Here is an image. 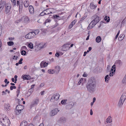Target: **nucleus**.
<instances>
[{
    "label": "nucleus",
    "instance_id": "obj_21",
    "mask_svg": "<svg viewBox=\"0 0 126 126\" xmlns=\"http://www.w3.org/2000/svg\"><path fill=\"white\" fill-rule=\"evenodd\" d=\"M52 16L51 15H50L49 16V17L50 18H53L55 19V18H57L59 19H61V18L62 17H60L58 15H53V16H52L51 17V16Z\"/></svg>",
    "mask_w": 126,
    "mask_h": 126
},
{
    "label": "nucleus",
    "instance_id": "obj_61",
    "mask_svg": "<svg viewBox=\"0 0 126 126\" xmlns=\"http://www.w3.org/2000/svg\"><path fill=\"white\" fill-rule=\"evenodd\" d=\"M17 5L18 6L19 5V7H20V2L19 0H17Z\"/></svg>",
    "mask_w": 126,
    "mask_h": 126
},
{
    "label": "nucleus",
    "instance_id": "obj_30",
    "mask_svg": "<svg viewBox=\"0 0 126 126\" xmlns=\"http://www.w3.org/2000/svg\"><path fill=\"white\" fill-rule=\"evenodd\" d=\"M5 108L7 110H9L10 109V106L8 104H5L4 105Z\"/></svg>",
    "mask_w": 126,
    "mask_h": 126
},
{
    "label": "nucleus",
    "instance_id": "obj_31",
    "mask_svg": "<svg viewBox=\"0 0 126 126\" xmlns=\"http://www.w3.org/2000/svg\"><path fill=\"white\" fill-rule=\"evenodd\" d=\"M96 6L94 5L92 3H91L90 5V7L92 9H94L96 7Z\"/></svg>",
    "mask_w": 126,
    "mask_h": 126
},
{
    "label": "nucleus",
    "instance_id": "obj_27",
    "mask_svg": "<svg viewBox=\"0 0 126 126\" xmlns=\"http://www.w3.org/2000/svg\"><path fill=\"white\" fill-rule=\"evenodd\" d=\"M29 4V1L28 0H26L24 2V5L25 7H28Z\"/></svg>",
    "mask_w": 126,
    "mask_h": 126
},
{
    "label": "nucleus",
    "instance_id": "obj_48",
    "mask_svg": "<svg viewBox=\"0 0 126 126\" xmlns=\"http://www.w3.org/2000/svg\"><path fill=\"white\" fill-rule=\"evenodd\" d=\"M16 106H17V107H18V108H22L23 107H24V106L22 105H17Z\"/></svg>",
    "mask_w": 126,
    "mask_h": 126
},
{
    "label": "nucleus",
    "instance_id": "obj_54",
    "mask_svg": "<svg viewBox=\"0 0 126 126\" xmlns=\"http://www.w3.org/2000/svg\"><path fill=\"white\" fill-rule=\"evenodd\" d=\"M125 19H123V20L122 22L121 23L122 25V24L124 25V24H125Z\"/></svg>",
    "mask_w": 126,
    "mask_h": 126
},
{
    "label": "nucleus",
    "instance_id": "obj_5",
    "mask_svg": "<svg viewBox=\"0 0 126 126\" xmlns=\"http://www.w3.org/2000/svg\"><path fill=\"white\" fill-rule=\"evenodd\" d=\"M74 104V103L72 101L67 103V105L65 106V108L67 110L70 109L72 108Z\"/></svg>",
    "mask_w": 126,
    "mask_h": 126
},
{
    "label": "nucleus",
    "instance_id": "obj_35",
    "mask_svg": "<svg viewBox=\"0 0 126 126\" xmlns=\"http://www.w3.org/2000/svg\"><path fill=\"white\" fill-rule=\"evenodd\" d=\"M51 9V8H48L47 9L44 10H46L45 11V12L46 13V15H48L50 13L49 12H50V10Z\"/></svg>",
    "mask_w": 126,
    "mask_h": 126
},
{
    "label": "nucleus",
    "instance_id": "obj_32",
    "mask_svg": "<svg viewBox=\"0 0 126 126\" xmlns=\"http://www.w3.org/2000/svg\"><path fill=\"white\" fill-rule=\"evenodd\" d=\"M67 100L66 99L62 100L61 101V103L63 105H65L67 104L66 102Z\"/></svg>",
    "mask_w": 126,
    "mask_h": 126
},
{
    "label": "nucleus",
    "instance_id": "obj_18",
    "mask_svg": "<svg viewBox=\"0 0 126 126\" xmlns=\"http://www.w3.org/2000/svg\"><path fill=\"white\" fill-rule=\"evenodd\" d=\"M22 19L23 22L25 23H27L29 20V19L28 17L26 16L23 17H22Z\"/></svg>",
    "mask_w": 126,
    "mask_h": 126
},
{
    "label": "nucleus",
    "instance_id": "obj_20",
    "mask_svg": "<svg viewBox=\"0 0 126 126\" xmlns=\"http://www.w3.org/2000/svg\"><path fill=\"white\" fill-rule=\"evenodd\" d=\"M125 101L120 99L118 104L119 107L120 108L122 107Z\"/></svg>",
    "mask_w": 126,
    "mask_h": 126
},
{
    "label": "nucleus",
    "instance_id": "obj_23",
    "mask_svg": "<svg viewBox=\"0 0 126 126\" xmlns=\"http://www.w3.org/2000/svg\"><path fill=\"white\" fill-rule=\"evenodd\" d=\"M126 98V94L123 93L122 94L120 99L122 100L125 101Z\"/></svg>",
    "mask_w": 126,
    "mask_h": 126
},
{
    "label": "nucleus",
    "instance_id": "obj_34",
    "mask_svg": "<svg viewBox=\"0 0 126 126\" xmlns=\"http://www.w3.org/2000/svg\"><path fill=\"white\" fill-rule=\"evenodd\" d=\"M104 20L106 21L107 22H109L110 20V17L109 16H106L104 18Z\"/></svg>",
    "mask_w": 126,
    "mask_h": 126
},
{
    "label": "nucleus",
    "instance_id": "obj_16",
    "mask_svg": "<svg viewBox=\"0 0 126 126\" xmlns=\"http://www.w3.org/2000/svg\"><path fill=\"white\" fill-rule=\"evenodd\" d=\"M2 0H0V2H1L0 3V10H1L3 8V6L5 4V2L4 1H1Z\"/></svg>",
    "mask_w": 126,
    "mask_h": 126
},
{
    "label": "nucleus",
    "instance_id": "obj_56",
    "mask_svg": "<svg viewBox=\"0 0 126 126\" xmlns=\"http://www.w3.org/2000/svg\"><path fill=\"white\" fill-rule=\"evenodd\" d=\"M55 97H54V94L53 95V96L51 97V99L50 100V101H51L53 99H54L55 100Z\"/></svg>",
    "mask_w": 126,
    "mask_h": 126
},
{
    "label": "nucleus",
    "instance_id": "obj_60",
    "mask_svg": "<svg viewBox=\"0 0 126 126\" xmlns=\"http://www.w3.org/2000/svg\"><path fill=\"white\" fill-rule=\"evenodd\" d=\"M14 39V38L10 37L9 38V39L10 41H12Z\"/></svg>",
    "mask_w": 126,
    "mask_h": 126
},
{
    "label": "nucleus",
    "instance_id": "obj_28",
    "mask_svg": "<svg viewBox=\"0 0 126 126\" xmlns=\"http://www.w3.org/2000/svg\"><path fill=\"white\" fill-rule=\"evenodd\" d=\"M54 97H55V100H57L59 98L60 95L59 94L56 93L54 94Z\"/></svg>",
    "mask_w": 126,
    "mask_h": 126
},
{
    "label": "nucleus",
    "instance_id": "obj_40",
    "mask_svg": "<svg viewBox=\"0 0 126 126\" xmlns=\"http://www.w3.org/2000/svg\"><path fill=\"white\" fill-rule=\"evenodd\" d=\"M46 10H44L40 14V16H43L45 15H46V13L45 12Z\"/></svg>",
    "mask_w": 126,
    "mask_h": 126
},
{
    "label": "nucleus",
    "instance_id": "obj_49",
    "mask_svg": "<svg viewBox=\"0 0 126 126\" xmlns=\"http://www.w3.org/2000/svg\"><path fill=\"white\" fill-rule=\"evenodd\" d=\"M20 93V90L19 89H17V91H16V93H17V95H16L17 97H18Z\"/></svg>",
    "mask_w": 126,
    "mask_h": 126
},
{
    "label": "nucleus",
    "instance_id": "obj_14",
    "mask_svg": "<svg viewBox=\"0 0 126 126\" xmlns=\"http://www.w3.org/2000/svg\"><path fill=\"white\" fill-rule=\"evenodd\" d=\"M59 121L60 122L62 123H64L66 121V119L64 117H61L60 118Z\"/></svg>",
    "mask_w": 126,
    "mask_h": 126
},
{
    "label": "nucleus",
    "instance_id": "obj_64",
    "mask_svg": "<svg viewBox=\"0 0 126 126\" xmlns=\"http://www.w3.org/2000/svg\"><path fill=\"white\" fill-rule=\"evenodd\" d=\"M2 95H6V93L4 91H3L2 92Z\"/></svg>",
    "mask_w": 126,
    "mask_h": 126
},
{
    "label": "nucleus",
    "instance_id": "obj_13",
    "mask_svg": "<svg viewBox=\"0 0 126 126\" xmlns=\"http://www.w3.org/2000/svg\"><path fill=\"white\" fill-rule=\"evenodd\" d=\"M48 64V63H47L46 62L42 61L40 64V67L41 68H43V67H46L47 66Z\"/></svg>",
    "mask_w": 126,
    "mask_h": 126
},
{
    "label": "nucleus",
    "instance_id": "obj_58",
    "mask_svg": "<svg viewBox=\"0 0 126 126\" xmlns=\"http://www.w3.org/2000/svg\"><path fill=\"white\" fill-rule=\"evenodd\" d=\"M60 54L58 52H56L55 54V56L57 57H58L60 56Z\"/></svg>",
    "mask_w": 126,
    "mask_h": 126
},
{
    "label": "nucleus",
    "instance_id": "obj_55",
    "mask_svg": "<svg viewBox=\"0 0 126 126\" xmlns=\"http://www.w3.org/2000/svg\"><path fill=\"white\" fill-rule=\"evenodd\" d=\"M86 17V16H83L80 19V20L81 21L83 20H84V19H85Z\"/></svg>",
    "mask_w": 126,
    "mask_h": 126
},
{
    "label": "nucleus",
    "instance_id": "obj_42",
    "mask_svg": "<svg viewBox=\"0 0 126 126\" xmlns=\"http://www.w3.org/2000/svg\"><path fill=\"white\" fill-rule=\"evenodd\" d=\"M51 21V20L50 19H46L45 20V21L44 22V24L45 25H46V24L47 23Z\"/></svg>",
    "mask_w": 126,
    "mask_h": 126
},
{
    "label": "nucleus",
    "instance_id": "obj_33",
    "mask_svg": "<svg viewBox=\"0 0 126 126\" xmlns=\"http://www.w3.org/2000/svg\"><path fill=\"white\" fill-rule=\"evenodd\" d=\"M47 71L49 74H53L55 73V71L54 69H49Z\"/></svg>",
    "mask_w": 126,
    "mask_h": 126
},
{
    "label": "nucleus",
    "instance_id": "obj_11",
    "mask_svg": "<svg viewBox=\"0 0 126 126\" xmlns=\"http://www.w3.org/2000/svg\"><path fill=\"white\" fill-rule=\"evenodd\" d=\"M115 63L116 65L120 67L122 65V62L120 60H118L116 61Z\"/></svg>",
    "mask_w": 126,
    "mask_h": 126
},
{
    "label": "nucleus",
    "instance_id": "obj_7",
    "mask_svg": "<svg viewBox=\"0 0 126 126\" xmlns=\"http://www.w3.org/2000/svg\"><path fill=\"white\" fill-rule=\"evenodd\" d=\"M39 102V100L38 98H36L34 99L33 101L32 102L31 105V107H34L37 105Z\"/></svg>",
    "mask_w": 126,
    "mask_h": 126
},
{
    "label": "nucleus",
    "instance_id": "obj_29",
    "mask_svg": "<svg viewBox=\"0 0 126 126\" xmlns=\"http://www.w3.org/2000/svg\"><path fill=\"white\" fill-rule=\"evenodd\" d=\"M112 121V120L111 117L110 116H109L106 120V122L107 123H110Z\"/></svg>",
    "mask_w": 126,
    "mask_h": 126
},
{
    "label": "nucleus",
    "instance_id": "obj_22",
    "mask_svg": "<svg viewBox=\"0 0 126 126\" xmlns=\"http://www.w3.org/2000/svg\"><path fill=\"white\" fill-rule=\"evenodd\" d=\"M76 21L75 20H73L69 25L68 28L69 29H71L73 26L76 23Z\"/></svg>",
    "mask_w": 126,
    "mask_h": 126
},
{
    "label": "nucleus",
    "instance_id": "obj_51",
    "mask_svg": "<svg viewBox=\"0 0 126 126\" xmlns=\"http://www.w3.org/2000/svg\"><path fill=\"white\" fill-rule=\"evenodd\" d=\"M111 68L114 69L113 72H115V65H113L112 66Z\"/></svg>",
    "mask_w": 126,
    "mask_h": 126
},
{
    "label": "nucleus",
    "instance_id": "obj_37",
    "mask_svg": "<svg viewBox=\"0 0 126 126\" xmlns=\"http://www.w3.org/2000/svg\"><path fill=\"white\" fill-rule=\"evenodd\" d=\"M21 54L23 56L26 55V51L24 50H22L21 51Z\"/></svg>",
    "mask_w": 126,
    "mask_h": 126
},
{
    "label": "nucleus",
    "instance_id": "obj_25",
    "mask_svg": "<svg viewBox=\"0 0 126 126\" xmlns=\"http://www.w3.org/2000/svg\"><path fill=\"white\" fill-rule=\"evenodd\" d=\"M27 124V122L26 121L24 120L22 122L20 126H26Z\"/></svg>",
    "mask_w": 126,
    "mask_h": 126
},
{
    "label": "nucleus",
    "instance_id": "obj_17",
    "mask_svg": "<svg viewBox=\"0 0 126 126\" xmlns=\"http://www.w3.org/2000/svg\"><path fill=\"white\" fill-rule=\"evenodd\" d=\"M60 67L59 66H55L54 70L55 72H56V74H58L60 70Z\"/></svg>",
    "mask_w": 126,
    "mask_h": 126
},
{
    "label": "nucleus",
    "instance_id": "obj_43",
    "mask_svg": "<svg viewBox=\"0 0 126 126\" xmlns=\"http://www.w3.org/2000/svg\"><path fill=\"white\" fill-rule=\"evenodd\" d=\"M16 0H11L13 4L14 5H16Z\"/></svg>",
    "mask_w": 126,
    "mask_h": 126
},
{
    "label": "nucleus",
    "instance_id": "obj_45",
    "mask_svg": "<svg viewBox=\"0 0 126 126\" xmlns=\"http://www.w3.org/2000/svg\"><path fill=\"white\" fill-rule=\"evenodd\" d=\"M16 87L15 86H11L10 87V89L11 90H12L13 89H16Z\"/></svg>",
    "mask_w": 126,
    "mask_h": 126
},
{
    "label": "nucleus",
    "instance_id": "obj_24",
    "mask_svg": "<svg viewBox=\"0 0 126 126\" xmlns=\"http://www.w3.org/2000/svg\"><path fill=\"white\" fill-rule=\"evenodd\" d=\"M126 98V94L123 93L122 94L120 99L122 100L125 101Z\"/></svg>",
    "mask_w": 126,
    "mask_h": 126
},
{
    "label": "nucleus",
    "instance_id": "obj_62",
    "mask_svg": "<svg viewBox=\"0 0 126 126\" xmlns=\"http://www.w3.org/2000/svg\"><path fill=\"white\" fill-rule=\"evenodd\" d=\"M83 76L84 77H86L87 76V75L86 74L84 73L83 75Z\"/></svg>",
    "mask_w": 126,
    "mask_h": 126
},
{
    "label": "nucleus",
    "instance_id": "obj_4",
    "mask_svg": "<svg viewBox=\"0 0 126 126\" xmlns=\"http://www.w3.org/2000/svg\"><path fill=\"white\" fill-rule=\"evenodd\" d=\"M60 111L58 109L55 108L51 111L49 113V115L51 116H53L56 115L58 112Z\"/></svg>",
    "mask_w": 126,
    "mask_h": 126
},
{
    "label": "nucleus",
    "instance_id": "obj_59",
    "mask_svg": "<svg viewBox=\"0 0 126 126\" xmlns=\"http://www.w3.org/2000/svg\"><path fill=\"white\" fill-rule=\"evenodd\" d=\"M59 25V24L58 23H56V24L53 26V28H55L58 26Z\"/></svg>",
    "mask_w": 126,
    "mask_h": 126
},
{
    "label": "nucleus",
    "instance_id": "obj_41",
    "mask_svg": "<svg viewBox=\"0 0 126 126\" xmlns=\"http://www.w3.org/2000/svg\"><path fill=\"white\" fill-rule=\"evenodd\" d=\"M39 32V30H37L33 32V34H35L36 35L38 34Z\"/></svg>",
    "mask_w": 126,
    "mask_h": 126
},
{
    "label": "nucleus",
    "instance_id": "obj_44",
    "mask_svg": "<svg viewBox=\"0 0 126 126\" xmlns=\"http://www.w3.org/2000/svg\"><path fill=\"white\" fill-rule=\"evenodd\" d=\"M122 82L123 83H124L126 82V74L125 77L123 79Z\"/></svg>",
    "mask_w": 126,
    "mask_h": 126
},
{
    "label": "nucleus",
    "instance_id": "obj_46",
    "mask_svg": "<svg viewBox=\"0 0 126 126\" xmlns=\"http://www.w3.org/2000/svg\"><path fill=\"white\" fill-rule=\"evenodd\" d=\"M123 39V37L121 36V35L119 36L118 38V40L120 41H121Z\"/></svg>",
    "mask_w": 126,
    "mask_h": 126
},
{
    "label": "nucleus",
    "instance_id": "obj_3",
    "mask_svg": "<svg viewBox=\"0 0 126 126\" xmlns=\"http://www.w3.org/2000/svg\"><path fill=\"white\" fill-rule=\"evenodd\" d=\"M71 44L70 42H68L63 45L62 48V50L63 51H66L67 50L70 49V47H69V45Z\"/></svg>",
    "mask_w": 126,
    "mask_h": 126
},
{
    "label": "nucleus",
    "instance_id": "obj_47",
    "mask_svg": "<svg viewBox=\"0 0 126 126\" xmlns=\"http://www.w3.org/2000/svg\"><path fill=\"white\" fill-rule=\"evenodd\" d=\"M83 78H81L79 80L78 83V85H79L82 82V81L83 80Z\"/></svg>",
    "mask_w": 126,
    "mask_h": 126
},
{
    "label": "nucleus",
    "instance_id": "obj_53",
    "mask_svg": "<svg viewBox=\"0 0 126 126\" xmlns=\"http://www.w3.org/2000/svg\"><path fill=\"white\" fill-rule=\"evenodd\" d=\"M22 20V17L20 19H19L17 21H16V22L17 23H18L19 22H20L21 21V20Z\"/></svg>",
    "mask_w": 126,
    "mask_h": 126
},
{
    "label": "nucleus",
    "instance_id": "obj_39",
    "mask_svg": "<svg viewBox=\"0 0 126 126\" xmlns=\"http://www.w3.org/2000/svg\"><path fill=\"white\" fill-rule=\"evenodd\" d=\"M110 77H109V75H106L105 78V81L106 82L108 81L109 80Z\"/></svg>",
    "mask_w": 126,
    "mask_h": 126
},
{
    "label": "nucleus",
    "instance_id": "obj_8",
    "mask_svg": "<svg viewBox=\"0 0 126 126\" xmlns=\"http://www.w3.org/2000/svg\"><path fill=\"white\" fill-rule=\"evenodd\" d=\"M5 12L7 14L10 12L11 8V5L10 4H7L5 5Z\"/></svg>",
    "mask_w": 126,
    "mask_h": 126
},
{
    "label": "nucleus",
    "instance_id": "obj_6",
    "mask_svg": "<svg viewBox=\"0 0 126 126\" xmlns=\"http://www.w3.org/2000/svg\"><path fill=\"white\" fill-rule=\"evenodd\" d=\"M34 36V34H33V32H32L26 34L25 36V37L27 39H30L33 38Z\"/></svg>",
    "mask_w": 126,
    "mask_h": 126
},
{
    "label": "nucleus",
    "instance_id": "obj_10",
    "mask_svg": "<svg viewBox=\"0 0 126 126\" xmlns=\"http://www.w3.org/2000/svg\"><path fill=\"white\" fill-rule=\"evenodd\" d=\"M21 78L24 80H29L31 79V76L29 75H23L21 76Z\"/></svg>",
    "mask_w": 126,
    "mask_h": 126
},
{
    "label": "nucleus",
    "instance_id": "obj_50",
    "mask_svg": "<svg viewBox=\"0 0 126 126\" xmlns=\"http://www.w3.org/2000/svg\"><path fill=\"white\" fill-rule=\"evenodd\" d=\"M120 32V31L119 30L118 31V32L117 34L116 35V36L115 37V40L117 38L118 35H119Z\"/></svg>",
    "mask_w": 126,
    "mask_h": 126
},
{
    "label": "nucleus",
    "instance_id": "obj_63",
    "mask_svg": "<svg viewBox=\"0 0 126 126\" xmlns=\"http://www.w3.org/2000/svg\"><path fill=\"white\" fill-rule=\"evenodd\" d=\"M35 5L36 6H38V3L37 2V1H35Z\"/></svg>",
    "mask_w": 126,
    "mask_h": 126
},
{
    "label": "nucleus",
    "instance_id": "obj_38",
    "mask_svg": "<svg viewBox=\"0 0 126 126\" xmlns=\"http://www.w3.org/2000/svg\"><path fill=\"white\" fill-rule=\"evenodd\" d=\"M7 44L8 46H11L13 45L14 44V43L13 41H10L8 42L7 43Z\"/></svg>",
    "mask_w": 126,
    "mask_h": 126
},
{
    "label": "nucleus",
    "instance_id": "obj_52",
    "mask_svg": "<svg viewBox=\"0 0 126 126\" xmlns=\"http://www.w3.org/2000/svg\"><path fill=\"white\" fill-rule=\"evenodd\" d=\"M92 22H91L90 23V24L89 25V27H92V28H93L94 26V25H93V24H92Z\"/></svg>",
    "mask_w": 126,
    "mask_h": 126
},
{
    "label": "nucleus",
    "instance_id": "obj_15",
    "mask_svg": "<svg viewBox=\"0 0 126 126\" xmlns=\"http://www.w3.org/2000/svg\"><path fill=\"white\" fill-rule=\"evenodd\" d=\"M29 9L30 13L31 14H33L34 13V9L33 6L30 5L29 7Z\"/></svg>",
    "mask_w": 126,
    "mask_h": 126
},
{
    "label": "nucleus",
    "instance_id": "obj_2",
    "mask_svg": "<svg viewBox=\"0 0 126 126\" xmlns=\"http://www.w3.org/2000/svg\"><path fill=\"white\" fill-rule=\"evenodd\" d=\"M3 122H4V123H1V124L3 126H9V125L10 123V120H9L8 118L6 116L5 117L2 118Z\"/></svg>",
    "mask_w": 126,
    "mask_h": 126
},
{
    "label": "nucleus",
    "instance_id": "obj_57",
    "mask_svg": "<svg viewBox=\"0 0 126 126\" xmlns=\"http://www.w3.org/2000/svg\"><path fill=\"white\" fill-rule=\"evenodd\" d=\"M92 24L94 26L97 23H96V22L95 21H93V20L91 22H92Z\"/></svg>",
    "mask_w": 126,
    "mask_h": 126
},
{
    "label": "nucleus",
    "instance_id": "obj_36",
    "mask_svg": "<svg viewBox=\"0 0 126 126\" xmlns=\"http://www.w3.org/2000/svg\"><path fill=\"white\" fill-rule=\"evenodd\" d=\"M28 46L31 49L33 48V45L31 43H30L28 44Z\"/></svg>",
    "mask_w": 126,
    "mask_h": 126
},
{
    "label": "nucleus",
    "instance_id": "obj_26",
    "mask_svg": "<svg viewBox=\"0 0 126 126\" xmlns=\"http://www.w3.org/2000/svg\"><path fill=\"white\" fill-rule=\"evenodd\" d=\"M101 40V38L100 36H98L96 37L95 39V41L97 43L100 42Z\"/></svg>",
    "mask_w": 126,
    "mask_h": 126
},
{
    "label": "nucleus",
    "instance_id": "obj_12",
    "mask_svg": "<svg viewBox=\"0 0 126 126\" xmlns=\"http://www.w3.org/2000/svg\"><path fill=\"white\" fill-rule=\"evenodd\" d=\"M94 19L93 20V21H95L96 22V23H97L99 22L100 20L99 19V17L96 15H94L93 16Z\"/></svg>",
    "mask_w": 126,
    "mask_h": 126
},
{
    "label": "nucleus",
    "instance_id": "obj_1",
    "mask_svg": "<svg viewBox=\"0 0 126 126\" xmlns=\"http://www.w3.org/2000/svg\"><path fill=\"white\" fill-rule=\"evenodd\" d=\"M96 81L95 78L93 77H91L88 80L86 84L87 91L91 94L94 93L96 91Z\"/></svg>",
    "mask_w": 126,
    "mask_h": 126
},
{
    "label": "nucleus",
    "instance_id": "obj_19",
    "mask_svg": "<svg viewBox=\"0 0 126 126\" xmlns=\"http://www.w3.org/2000/svg\"><path fill=\"white\" fill-rule=\"evenodd\" d=\"M47 46L46 43H41L39 45V47L41 48H43Z\"/></svg>",
    "mask_w": 126,
    "mask_h": 126
},
{
    "label": "nucleus",
    "instance_id": "obj_9",
    "mask_svg": "<svg viewBox=\"0 0 126 126\" xmlns=\"http://www.w3.org/2000/svg\"><path fill=\"white\" fill-rule=\"evenodd\" d=\"M17 106H16L15 109V111L16 112V115H18L21 112V110H22L24 108L23 107L22 108H18V109Z\"/></svg>",
    "mask_w": 126,
    "mask_h": 126
}]
</instances>
